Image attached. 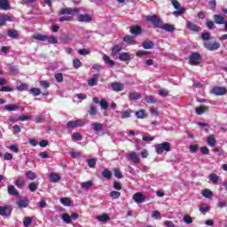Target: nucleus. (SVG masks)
I'll return each instance as SVG.
<instances>
[{"instance_id": "c03bdc74", "label": "nucleus", "mask_w": 227, "mask_h": 227, "mask_svg": "<svg viewBox=\"0 0 227 227\" xmlns=\"http://www.w3.org/2000/svg\"><path fill=\"white\" fill-rule=\"evenodd\" d=\"M201 40L204 42H210V40H212V37H210V32L202 33Z\"/></svg>"}, {"instance_id": "37998d69", "label": "nucleus", "mask_w": 227, "mask_h": 227, "mask_svg": "<svg viewBox=\"0 0 227 227\" xmlns=\"http://www.w3.org/2000/svg\"><path fill=\"white\" fill-rule=\"evenodd\" d=\"M5 111H17V109H19V106L18 105H6L4 106Z\"/></svg>"}, {"instance_id": "4be33fe9", "label": "nucleus", "mask_w": 227, "mask_h": 227, "mask_svg": "<svg viewBox=\"0 0 227 227\" xmlns=\"http://www.w3.org/2000/svg\"><path fill=\"white\" fill-rule=\"evenodd\" d=\"M214 20L215 22V24H225V20L224 17L219 15V14H215L214 15Z\"/></svg>"}, {"instance_id": "2f4dec72", "label": "nucleus", "mask_w": 227, "mask_h": 227, "mask_svg": "<svg viewBox=\"0 0 227 227\" xmlns=\"http://www.w3.org/2000/svg\"><path fill=\"white\" fill-rule=\"evenodd\" d=\"M155 44L153 43V42L152 41H145L143 43H142V47L143 49H153V46Z\"/></svg>"}, {"instance_id": "ea45409f", "label": "nucleus", "mask_w": 227, "mask_h": 227, "mask_svg": "<svg viewBox=\"0 0 227 227\" xmlns=\"http://www.w3.org/2000/svg\"><path fill=\"white\" fill-rule=\"evenodd\" d=\"M81 187L82 189H91V187H93V182L87 181V182L82 183Z\"/></svg>"}, {"instance_id": "774afa93", "label": "nucleus", "mask_w": 227, "mask_h": 227, "mask_svg": "<svg viewBox=\"0 0 227 227\" xmlns=\"http://www.w3.org/2000/svg\"><path fill=\"white\" fill-rule=\"evenodd\" d=\"M55 79L57 82H63V74L61 73L55 74Z\"/></svg>"}, {"instance_id": "5701e85b", "label": "nucleus", "mask_w": 227, "mask_h": 227, "mask_svg": "<svg viewBox=\"0 0 227 227\" xmlns=\"http://www.w3.org/2000/svg\"><path fill=\"white\" fill-rule=\"evenodd\" d=\"M98 114V110H97V106H95V105H90L88 111V114L90 116H97Z\"/></svg>"}, {"instance_id": "58836bf2", "label": "nucleus", "mask_w": 227, "mask_h": 227, "mask_svg": "<svg viewBox=\"0 0 227 227\" xmlns=\"http://www.w3.org/2000/svg\"><path fill=\"white\" fill-rule=\"evenodd\" d=\"M110 198H112V200H118V198H120V196H121V192H117V191H112L109 194Z\"/></svg>"}, {"instance_id": "09e8293b", "label": "nucleus", "mask_w": 227, "mask_h": 227, "mask_svg": "<svg viewBox=\"0 0 227 227\" xmlns=\"http://www.w3.org/2000/svg\"><path fill=\"white\" fill-rule=\"evenodd\" d=\"M26 176L28 180H35V178H36V174H35V172L28 170L26 173Z\"/></svg>"}, {"instance_id": "338daca9", "label": "nucleus", "mask_w": 227, "mask_h": 227, "mask_svg": "<svg viewBox=\"0 0 227 227\" xmlns=\"http://www.w3.org/2000/svg\"><path fill=\"white\" fill-rule=\"evenodd\" d=\"M123 41L126 42V43H134V36L128 35L123 38Z\"/></svg>"}, {"instance_id": "0eeeda50", "label": "nucleus", "mask_w": 227, "mask_h": 227, "mask_svg": "<svg viewBox=\"0 0 227 227\" xmlns=\"http://www.w3.org/2000/svg\"><path fill=\"white\" fill-rule=\"evenodd\" d=\"M60 15H77L79 8H63L59 11Z\"/></svg>"}, {"instance_id": "6e6d98bb", "label": "nucleus", "mask_w": 227, "mask_h": 227, "mask_svg": "<svg viewBox=\"0 0 227 227\" xmlns=\"http://www.w3.org/2000/svg\"><path fill=\"white\" fill-rule=\"evenodd\" d=\"M99 105H100L101 108H103L105 111L106 109H109V103H107V101H106V99H101L99 101Z\"/></svg>"}, {"instance_id": "39448f33", "label": "nucleus", "mask_w": 227, "mask_h": 227, "mask_svg": "<svg viewBox=\"0 0 227 227\" xmlns=\"http://www.w3.org/2000/svg\"><path fill=\"white\" fill-rule=\"evenodd\" d=\"M164 152H171V144L169 142H163L156 145V153L160 155Z\"/></svg>"}, {"instance_id": "79ce46f5", "label": "nucleus", "mask_w": 227, "mask_h": 227, "mask_svg": "<svg viewBox=\"0 0 227 227\" xmlns=\"http://www.w3.org/2000/svg\"><path fill=\"white\" fill-rule=\"evenodd\" d=\"M114 176L119 179L123 178V174L120 168H114Z\"/></svg>"}, {"instance_id": "680f3d73", "label": "nucleus", "mask_w": 227, "mask_h": 227, "mask_svg": "<svg viewBox=\"0 0 227 227\" xmlns=\"http://www.w3.org/2000/svg\"><path fill=\"white\" fill-rule=\"evenodd\" d=\"M207 145H209V146H214L215 145L216 141L214 137L210 136L207 137Z\"/></svg>"}, {"instance_id": "7ed1b4c3", "label": "nucleus", "mask_w": 227, "mask_h": 227, "mask_svg": "<svg viewBox=\"0 0 227 227\" xmlns=\"http://www.w3.org/2000/svg\"><path fill=\"white\" fill-rule=\"evenodd\" d=\"M189 64L192 67H198V65L201 64V54L199 52H192L189 57Z\"/></svg>"}, {"instance_id": "e2e57ef3", "label": "nucleus", "mask_w": 227, "mask_h": 227, "mask_svg": "<svg viewBox=\"0 0 227 227\" xmlns=\"http://www.w3.org/2000/svg\"><path fill=\"white\" fill-rule=\"evenodd\" d=\"M31 223H33V218L27 216L23 222L25 227L31 226Z\"/></svg>"}, {"instance_id": "c85d7f7f", "label": "nucleus", "mask_w": 227, "mask_h": 227, "mask_svg": "<svg viewBox=\"0 0 227 227\" xmlns=\"http://www.w3.org/2000/svg\"><path fill=\"white\" fill-rule=\"evenodd\" d=\"M121 49H123V46H121L120 44H116L115 46H114L112 48V56H116V54H118V52H121Z\"/></svg>"}, {"instance_id": "473e14b6", "label": "nucleus", "mask_w": 227, "mask_h": 227, "mask_svg": "<svg viewBox=\"0 0 227 227\" xmlns=\"http://www.w3.org/2000/svg\"><path fill=\"white\" fill-rule=\"evenodd\" d=\"M15 185L17 187H24V185H26V182L24 181V179L20 176H19L15 182H14Z\"/></svg>"}, {"instance_id": "423d86ee", "label": "nucleus", "mask_w": 227, "mask_h": 227, "mask_svg": "<svg viewBox=\"0 0 227 227\" xmlns=\"http://www.w3.org/2000/svg\"><path fill=\"white\" fill-rule=\"evenodd\" d=\"M7 22H15L13 15L0 14V27L6 26Z\"/></svg>"}, {"instance_id": "b1692460", "label": "nucleus", "mask_w": 227, "mask_h": 227, "mask_svg": "<svg viewBox=\"0 0 227 227\" xmlns=\"http://www.w3.org/2000/svg\"><path fill=\"white\" fill-rule=\"evenodd\" d=\"M135 115L140 120H145V118H146V111H145L144 109H140L136 112Z\"/></svg>"}, {"instance_id": "a19ab883", "label": "nucleus", "mask_w": 227, "mask_h": 227, "mask_svg": "<svg viewBox=\"0 0 227 227\" xmlns=\"http://www.w3.org/2000/svg\"><path fill=\"white\" fill-rule=\"evenodd\" d=\"M17 205H18L19 208H26V207H27V201L24 200H19L17 201Z\"/></svg>"}, {"instance_id": "a878e982", "label": "nucleus", "mask_w": 227, "mask_h": 227, "mask_svg": "<svg viewBox=\"0 0 227 227\" xmlns=\"http://www.w3.org/2000/svg\"><path fill=\"white\" fill-rule=\"evenodd\" d=\"M7 35L10 38H19V31L16 29H9L7 31Z\"/></svg>"}, {"instance_id": "e433bc0d", "label": "nucleus", "mask_w": 227, "mask_h": 227, "mask_svg": "<svg viewBox=\"0 0 227 227\" xmlns=\"http://www.w3.org/2000/svg\"><path fill=\"white\" fill-rule=\"evenodd\" d=\"M132 113H134V111H132V109H129V110L123 111L121 113L122 120H126V118H130V114H132Z\"/></svg>"}, {"instance_id": "864d4df0", "label": "nucleus", "mask_w": 227, "mask_h": 227, "mask_svg": "<svg viewBox=\"0 0 227 227\" xmlns=\"http://www.w3.org/2000/svg\"><path fill=\"white\" fill-rule=\"evenodd\" d=\"M73 67L74 68H81L82 67V62L79 59H74L73 60Z\"/></svg>"}, {"instance_id": "c9c22d12", "label": "nucleus", "mask_w": 227, "mask_h": 227, "mask_svg": "<svg viewBox=\"0 0 227 227\" xmlns=\"http://www.w3.org/2000/svg\"><path fill=\"white\" fill-rule=\"evenodd\" d=\"M18 91H29V86L27 83H21L19 86H17Z\"/></svg>"}, {"instance_id": "de8ad7c7", "label": "nucleus", "mask_w": 227, "mask_h": 227, "mask_svg": "<svg viewBox=\"0 0 227 227\" xmlns=\"http://www.w3.org/2000/svg\"><path fill=\"white\" fill-rule=\"evenodd\" d=\"M111 219V217H109L108 215H102L98 216V220L100 221L101 223H107V221H109Z\"/></svg>"}, {"instance_id": "f257e3e1", "label": "nucleus", "mask_w": 227, "mask_h": 227, "mask_svg": "<svg viewBox=\"0 0 227 227\" xmlns=\"http://www.w3.org/2000/svg\"><path fill=\"white\" fill-rule=\"evenodd\" d=\"M204 47L207 51H217L221 48V43L217 42L215 37H211L207 42H204Z\"/></svg>"}, {"instance_id": "4d7b16f0", "label": "nucleus", "mask_w": 227, "mask_h": 227, "mask_svg": "<svg viewBox=\"0 0 227 227\" xmlns=\"http://www.w3.org/2000/svg\"><path fill=\"white\" fill-rule=\"evenodd\" d=\"M39 84H40L41 88H43V90H47V89L51 88V83H49V82H47V81H40Z\"/></svg>"}, {"instance_id": "aec40b11", "label": "nucleus", "mask_w": 227, "mask_h": 227, "mask_svg": "<svg viewBox=\"0 0 227 227\" xmlns=\"http://www.w3.org/2000/svg\"><path fill=\"white\" fill-rule=\"evenodd\" d=\"M49 178L51 182H53V184H58L59 180H61V176L58 175V173L51 172L49 176Z\"/></svg>"}, {"instance_id": "20e7f679", "label": "nucleus", "mask_w": 227, "mask_h": 227, "mask_svg": "<svg viewBox=\"0 0 227 227\" xmlns=\"http://www.w3.org/2000/svg\"><path fill=\"white\" fill-rule=\"evenodd\" d=\"M171 3L175 10H176L173 12L175 17H180V15L185 13V7H180V2H178V0H171Z\"/></svg>"}, {"instance_id": "9d476101", "label": "nucleus", "mask_w": 227, "mask_h": 227, "mask_svg": "<svg viewBox=\"0 0 227 227\" xmlns=\"http://www.w3.org/2000/svg\"><path fill=\"white\" fill-rule=\"evenodd\" d=\"M12 206L6 205L4 207H0V215H12Z\"/></svg>"}, {"instance_id": "6ab92c4d", "label": "nucleus", "mask_w": 227, "mask_h": 227, "mask_svg": "<svg viewBox=\"0 0 227 227\" xmlns=\"http://www.w3.org/2000/svg\"><path fill=\"white\" fill-rule=\"evenodd\" d=\"M7 192L10 196H19V191L15 188L14 185H9L7 187Z\"/></svg>"}, {"instance_id": "2eb2a0df", "label": "nucleus", "mask_w": 227, "mask_h": 227, "mask_svg": "<svg viewBox=\"0 0 227 227\" xmlns=\"http://www.w3.org/2000/svg\"><path fill=\"white\" fill-rule=\"evenodd\" d=\"M77 19L79 22H91L93 20V18L90 14H81Z\"/></svg>"}, {"instance_id": "f8f14e48", "label": "nucleus", "mask_w": 227, "mask_h": 227, "mask_svg": "<svg viewBox=\"0 0 227 227\" xmlns=\"http://www.w3.org/2000/svg\"><path fill=\"white\" fill-rule=\"evenodd\" d=\"M133 200L135 203H145L146 201V198L143 196V193L137 192L133 195Z\"/></svg>"}, {"instance_id": "cd10ccee", "label": "nucleus", "mask_w": 227, "mask_h": 227, "mask_svg": "<svg viewBox=\"0 0 227 227\" xmlns=\"http://www.w3.org/2000/svg\"><path fill=\"white\" fill-rule=\"evenodd\" d=\"M139 98H141V94L137 92H129V100H139Z\"/></svg>"}, {"instance_id": "bf43d9fd", "label": "nucleus", "mask_w": 227, "mask_h": 227, "mask_svg": "<svg viewBox=\"0 0 227 227\" xmlns=\"http://www.w3.org/2000/svg\"><path fill=\"white\" fill-rule=\"evenodd\" d=\"M209 180L213 182V184H217L219 182V176L215 174L209 175Z\"/></svg>"}, {"instance_id": "bb28decb", "label": "nucleus", "mask_w": 227, "mask_h": 227, "mask_svg": "<svg viewBox=\"0 0 227 227\" xmlns=\"http://www.w3.org/2000/svg\"><path fill=\"white\" fill-rule=\"evenodd\" d=\"M1 10H10V2L8 0H0Z\"/></svg>"}, {"instance_id": "393cba45", "label": "nucleus", "mask_w": 227, "mask_h": 227, "mask_svg": "<svg viewBox=\"0 0 227 227\" xmlns=\"http://www.w3.org/2000/svg\"><path fill=\"white\" fill-rule=\"evenodd\" d=\"M103 60L106 65H109V67H114V60L111 59V58L106 54L103 55Z\"/></svg>"}, {"instance_id": "1a4fd4ad", "label": "nucleus", "mask_w": 227, "mask_h": 227, "mask_svg": "<svg viewBox=\"0 0 227 227\" xmlns=\"http://www.w3.org/2000/svg\"><path fill=\"white\" fill-rule=\"evenodd\" d=\"M111 88L113 91H116L117 93H119V91H123V90H125V86L123 85V83L118 82H112Z\"/></svg>"}, {"instance_id": "69168bd1", "label": "nucleus", "mask_w": 227, "mask_h": 227, "mask_svg": "<svg viewBox=\"0 0 227 227\" xmlns=\"http://www.w3.org/2000/svg\"><path fill=\"white\" fill-rule=\"evenodd\" d=\"M46 40L48 41V43H53V44L58 43V39H57L56 36H54V35H51V36H50V37H47Z\"/></svg>"}, {"instance_id": "6e6552de", "label": "nucleus", "mask_w": 227, "mask_h": 227, "mask_svg": "<svg viewBox=\"0 0 227 227\" xmlns=\"http://www.w3.org/2000/svg\"><path fill=\"white\" fill-rule=\"evenodd\" d=\"M85 122L83 120L69 121L67 123V129H75L76 127H84Z\"/></svg>"}, {"instance_id": "f3484780", "label": "nucleus", "mask_w": 227, "mask_h": 227, "mask_svg": "<svg viewBox=\"0 0 227 227\" xmlns=\"http://www.w3.org/2000/svg\"><path fill=\"white\" fill-rule=\"evenodd\" d=\"M209 109L210 108L208 106H200L195 108V112H196V114L201 115V114H205V113H208Z\"/></svg>"}, {"instance_id": "13d9d810", "label": "nucleus", "mask_w": 227, "mask_h": 227, "mask_svg": "<svg viewBox=\"0 0 227 227\" xmlns=\"http://www.w3.org/2000/svg\"><path fill=\"white\" fill-rule=\"evenodd\" d=\"M183 219L186 224H192L193 223L192 217L189 215H185Z\"/></svg>"}, {"instance_id": "8fccbe9b", "label": "nucleus", "mask_w": 227, "mask_h": 227, "mask_svg": "<svg viewBox=\"0 0 227 227\" xmlns=\"http://www.w3.org/2000/svg\"><path fill=\"white\" fill-rule=\"evenodd\" d=\"M202 196L204 198H212V196H213L212 191H210L209 189L203 190Z\"/></svg>"}, {"instance_id": "ddd939ff", "label": "nucleus", "mask_w": 227, "mask_h": 227, "mask_svg": "<svg viewBox=\"0 0 227 227\" xmlns=\"http://www.w3.org/2000/svg\"><path fill=\"white\" fill-rule=\"evenodd\" d=\"M213 93L217 96L226 95V87H214L212 90Z\"/></svg>"}, {"instance_id": "7c9ffc66", "label": "nucleus", "mask_w": 227, "mask_h": 227, "mask_svg": "<svg viewBox=\"0 0 227 227\" xmlns=\"http://www.w3.org/2000/svg\"><path fill=\"white\" fill-rule=\"evenodd\" d=\"M93 130L100 132L104 129V125L100 122L92 123Z\"/></svg>"}, {"instance_id": "49530a36", "label": "nucleus", "mask_w": 227, "mask_h": 227, "mask_svg": "<svg viewBox=\"0 0 227 227\" xmlns=\"http://www.w3.org/2000/svg\"><path fill=\"white\" fill-rule=\"evenodd\" d=\"M60 203L64 205L65 207H70L72 205V202L70 201V199L65 197L60 199Z\"/></svg>"}, {"instance_id": "3c124183", "label": "nucleus", "mask_w": 227, "mask_h": 227, "mask_svg": "<svg viewBox=\"0 0 227 227\" xmlns=\"http://www.w3.org/2000/svg\"><path fill=\"white\" fill-rule=\"evenodd\" d=\"M87 164L89 166V168H95V166H97V160L91 158V159H88L87 160Z\"/></svg>"}, {"instance_id": "a18cd8bd", "label": "nucleus", "mask_w": 227, "mask_h": 227, "mask_svg": "<svg viewBox=\"0 0 227 227\" xmlns=\"http://www.w3.org/2000/svg\"><path fill=\"white\" fill-rule=\"evenodd\" d=\"M72 141H82V135L77 132L73 133Z\"/></svg>"}, {"instance_id": "9b49d317", "label": "nucleus", "mask_w": 227, "mask_h": 227, "mask_svg": "<svg viewBox=\"0 0 227 227\" xmlns=\"http://www.w3.org/2000/svg\"><path fill=\"white\" fill-rule=\"evenodd\" d=\"M186 27L195 33H200V31H201V27L192 21L186 22Z\"/></svg>"}, {"instance_id": "f704fd0d", "label": "nucleus", "mask_w": 227, "mask_h": 227, "mask_svg": "<svg viewBox=\"0 0 227 227\" xmlns=\"http://www.w3.org/2000/svg\"><path fill=\"white\" fill-rule=\"evenodd\" d=\"M61 217L64 223H66L67 224H70L72 223V217L70 216V215L64 213Z\"/></svg>"}, {"instance_id": "f03ea898", "label": "nucleus", "mask_w": 227, "mask_h": 227, "mask_svg": "<svg viewBox=\"0 0 227 227\" xmlns=\"http://www.w3.org/2000/svg\"><path fill=\"white\" fill-rule=\"evenodd\" d=\"M146 20L148 22H150L151 24H153V27H157L158 29H161L162 28V25L164 24L162 20L157 18L156 14L151 15V16H147Z\"/></svg>"}, {"instance_id": "5fc2aeb1", "label": "nucleus", "mask_w": 227, "mask_h": 227, "mask_svg": "<svg viewBox=\"0 0 227 227\" xmlns=\"http://www.w3.org/2000/svg\"><path fill=\"white\" fill-rule=\"evenodd\" d=\"M34 121L35 123H43V121H45V116H43V115H36L35 117Z\"/></svg>"}, {"instance_id": "a211bd4d", "label": "nucleus", "mask_w": 227, "mask_h": 227, "mask_svg": "<svg viewBox=\"0 0 227 227\" xmlns=\"http://www.w3.org/2000/svg\"><path fill=\"white\" fill-rule=\"evenodd\" d=\"M161 29H163L164 31H168V33H173V31H175L176 28L175 27V25L169 23H163V25L161 26Z\"/></svg>"}, {"instance_id": "603ef678", "label": "nucleus", "mask_w": 227, "mask_h": 227, "mask_svg": "<svg viewBox=\"0 0 227 227\" xmlns=\"http://www.w3.org/2000/svg\"><path fill=\"white\" fill-rule=\"evenodd\" d=\"M34 38L35 40H38L39 42H45V40H47V35L39 34V35H34Z\"/></svg>"}, {"instance_id": "4c0bfd02", "label": "nucleus", "mask_w": 227, "mask_h": 227, "mask_svg": "<svg viewBox=\"0 0 227 227\" xmlns=\"http://www.w3.org/2000/svg\"><path fill=\"white\" fill-rule=\"evenodd\" d=\"M102 176H104V178H106V180H109L111 179V176H113V173H111V170L106 168L102 172Z\"/></svg>"}, {"instance_id": "72a5a7b5", "label": "nucleus", "mask_w": 227, "mask_h": 227, "mask_svg": "<svg viewBox=\"0 0 227 227\" xmlns=\"http://www.w3.org/2000/svg\"><path fill=\"white\" fill-rule=\"evenodd\" d=\"M28 91L33 95V97H38V95H42V90L39 88H32L28 90Z\"/></svg>"}, {"instance_id": "4468645a", "label": "nucleus", "mask_w": 227, "mask_h": 227, "mask_svg": "<svg viewBox=\"0 0 227 227\" xmlns=\"http://www.w3.org/2000/svg\"><path fill=\"white\" fill-rule=\"evenodd\" d=\"M98 79H100V74H93V76L88 80V84L89 86H97V84H98Z\"/></svg>"}, {"instance_id": "dca6fc26", "label": "nucleus", "mask_w": 227, "mask_h": 227, "mask_svg": "<svg viewBox=\"0 0 227 227\" xmlns=\"http://www.w3.org/2000/svg\"><path fill=\"white\" fill-rule=\"evenodd\" d=\"M128 155L134 164H139V162H141V160H139V156L137 155V153L130 152Z\"/></svg>"}, {"instance_id": "0e129e2a", "label": "nucleus", "mask_w": 227, "mask_h": 227, "mask_svg": "<svg viewBox=\"0 0 227 227\" xmlns=\"http://www.w3.org/2000/svg\"><path fill=\"white\" fill-rule=\"evenodd\" d=\"M198 150H200V145H198L197 144L190 145L191 153H196V152H198Z\"/></svg>"}, {"instance_id": "412c9836", "label": "nucleus", "mask_w": 227, "mask_h": 227, "mask_svg": "<svg viewBox=\"0 0 227 227\" xmlns=\"http://www.w3.org/2000/svg\"><path fill=\"white\" fill-rule=\"evenodd\" d=\"M129 31L131 35H141V33H143V29L139 26L132 27Z\"/></svg>"}, {"instance_id": "c756f323", "label": "nucleus", "mask_w": 227, "mask_h": 227, "mask_svg": "<svg viewBox=\"0 0 227 227\" xmlns=\"http://www.w3.org/2000/svg\"><path fill=\"white\" fill-rule=\"evenodd\" d=\"M120 61H129L130 55L127 52H122L119 55Z\"/></svg>"}, {"instance_id": "052dcab7", "label": "nucleus", "mask_w": 227, "mask_h": 227, "mask_svg": "<svg viewBox=\"0 0 227 227\" xmlns=\"http://www.w3.org/2000/svg\"><path fill=\"white\" fill-rule=\"evenodd\" d=\"M28 189L31 192H35V191H36V189H38V184H36V183H35V182H32L29 184Z\"/></svg>"}]
</instances>
